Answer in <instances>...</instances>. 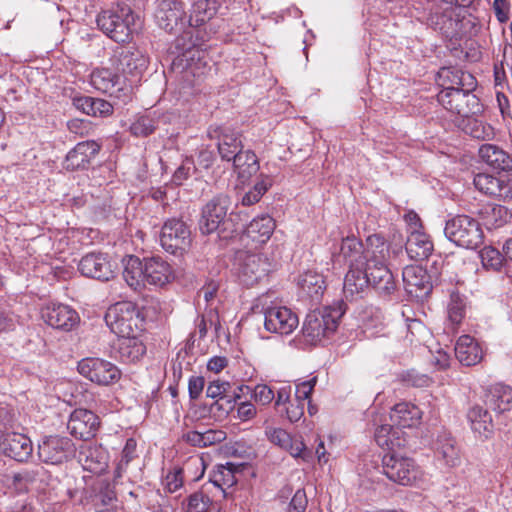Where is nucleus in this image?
Instances as JSON below:
<instances>
[{"label":"nucleus","mask_w":512,"mask_h":512,"mask_svg":"<svg viewBox=\"0 0 512 512\" xmlns=\"http://www.w3.org/2000/svg\"><path fill=\"white\" fill-rule=\"evenodd\" d=\"M368 281L379 295L389 296L396 290V282L387 263L367 264L364 266Z\"/></svg>","instance_id":"nucleus-19"},{"label":"nucleus","mask_w":512,"mask_h":512,"mask_svg":"<svg viewBox=\"0 0 512 512\" xmlns=\"http://www.w3.org/2000/svg\"><path fill=\"white\" fill-rule=\"evenodd\" d=\"M445 236L459 247L476 249L483 242V231L474 218L457 215L446 222Z\"/></svg>","instance_id":"nucleus-6"},{"label":"nucleus","mask_w":512,"mask_h":512,"mask_svg":"<svg viewBox=\"0 0 512 512\" xmlns=\"http://www.w3.org/2000/svg\"><path fill=\"white\" fill-rule=\"evenodd\" d=\"M136 457V441L132 438L126 441V444L122 450L121 458L115 469V478H120L126 471L129 463Z\"/></svg>","instance_id":"nucleus-54"},{"label":"nucleus","mask_w":512,"mask_h":512,"mask_svg":"<svg viewBox=\"0 0 512 512\" xmlns=\"http://www.w3.org/2000/svg\"><path fill=\"white\" fill-rule=\"evenodd\" d=\"M105 321L112 332L119 337L139 336L144 329V316L135 304L128 301L111 306L105 315Z\"/></svg>","instance_id":"nucleus-2"},{"label":"nucleus","mask_w":512,"mask_h":512,"mask_svg":"<svg viewBox=\"0 0 512 512\" xmlns=\"http://www.w3.org/2000/svg\"><path fill=\"white\" fill-rule=\"evenodd\" d=\"M368 287L365 267H349L343 285L346 298L354 299L361 295Z\"/></svg>","instance_id":"nucleus-36"},{"label":"nucleus","mask_w":512,"mask_h":512,"mask_svg":"<svg viewBox=\"0 0 512 512\" xmlns=\"http://www.w3.org/2000/svg\"><path fill=\"white\" fill-rule=\"evenodd\" d=\"M144 271L151 285L162 287L174 279L172 267L159 256L144 259Z\"/></svg>","instance_id":"nucleus-24"},{"label":"nucleus","mask_w":512,"mask_h":512,"mask_svg":"<svg viewBox=\"0 0 512 512\" xmlns=\"http://www.w3.org/2000/svg\"><path fill=\"white\" fill-rule=\"evenodd\" d=\"M272 183L273 181L268 175L261 174L259 181L243 195L241 199L242 205L251 206L259 202L262 196L272 186Z\"/></svg>","instance_id":"nucleus-51"},{"label":"nucleus","mask_w":512,"mask_h":512,"mask_svg":"<svg viewBox=\"0 0 512 512\" xmlns=\"http://www.w3.org/2000/svg\"><path fill=\"white\" fill-rule=\"evenodd\" d=\"M118 69L131 82L136 83L148 67V57L134 46L120 47L116 51Z\"/></svg>","instance_id":"nucleus-13"},{"label":"nucleus","mask_w":512,"mask_h":512,"mask_svg":"<svg viewBox=\"0 0 512 512\" xmlns=\"http://www.w3.org/2000/svg\"><path fill=\"white\" fill-rule=\"evenodd\" d=\"M182 469L179 467L173 468L169 471L163 479V485L165 489L170 492H176L183 485Z\"/></svg>","instance_id":"nucleus-59"},{"label":"nucleus","mask_w":512,"mask_h":512,"mask_svg":"<svg viewBox=\"0 0 512 512\" xmlns=\"http://www.w3.org/2000/svg\"><path fill=\"white\" fill-rule=\"evenodd\" d=\"M186 512H221V509L204 491H198L187 498Z\"/></svg>","instance_id":"nucleus-49"},{"label":"nucleus","mask_w":512,"mask_h":512,"mask_svg":"<svg viewBox=\"0 0 512 512\" xmlns=\"http://www.w3.org/2000/svg\"><path fill=\"white\" fill-rule=\"evenodd\" d=\"M403 283L408 294L416 298L428 295L432 290L430 276L418 265H409L402 272Z\"/></svg>","instance_id":"nucleus-18"},{"label":"nucleus","mask_w":512,"mask_h":512,"mask_svg":"<svg viewBox=\"0 0 512 512\" xmlns=\"http://www.w3.org/2000/svg\"><path fill=\"white\" fill-rule=\"evenodd\" d=\"M485 405L497 414L512 409V387L504 384L491 386L485 394Z\"/></svg>","instance_id":"nucleus-27"},{"label":"nucleus","mask_w":512,"mask_h":512,"mask_svg":"<svg viewBox=\"0 0 512 512\" xmlns=\"http://www.w3.org/2000/svg\"><path fill=\"white\" fill-rule=\"evenodd\" d=\"M303 294L312 300H319L325 289V281L321 274L307 271L302 274L298 282Z\"/></svg>","instance_id":"nucleus-45"},{"label":"nucleus","mask_w":512,"mask_h":512,"mask_svg":"<svg viewBox=\"0 0 512 512\" xmlns=\"http://www.w3.org/2000/svg\"><path fill=\"white\" fill-rule=\"evenodd\" d=\"M408 256L415 261L427 259L432 251L433 244L429 236L422 231H410L405 245Z\"/></svg>","instance_id":"nucleus-31"},{"label":"nucleus","mask_w":512,"mask_h":512,"mask_svg":"<svg viewBox=\"0 0 512 512\" xmlns=\"http://www.w3.org/2000/svg\"><path fill=\"white\" fill-rule=\"evenodd\" d=\"M307 503L305 490L298 489L290 502L289 512H305Z\"/></svg>","instance_id":"nucleus-64"},{"label":"nucleus","mask_w":512,"mask_h":512,"mask_svg":"<svg viewBox=\"0 0 512 512\" xmlns=\"http://www.w3.org/2000/svg\"><path fill=\"white\" fill-rule=\"evenodd\" d=\"M123 278L134 290L142 287L146 281L144 263L136 256H129L124 263Z\"/></svg>","instance_id":"nucleus-42"},{"label":"nucleus","mask_w":512,"mask_h":512,"mask_svg":"<svg viewBox=\"0 0 512 512\" xmlns=\"http://www.w3.org/2000/svg\"><path fill=\"white\" fill-rule=\"evenodd\" d=\"M275 229V221L269 215H263L253 219L246 227V234L255 242L264 243L272 235Z\"/></svg>","instance_id":"nucleus-40"},{"label":"nucleus","mask_w":512,"mask_h":512,"mask_svg":"<svg viewBox=\"0 0 512 512\" xmlns=\"http://www.w3.org/2000/svg\"><path fill=\"white\" fill-rule=\"evenodd\" d=\"M229 389H230L229 382L219 381V380L212 381L209 383V385L206 389V395H207V397L219 398V399H222V401H224L226 399V397H228L226 395V393L228 392Z\"/></svg>","instance_id":"nucleus-60"},{"label":"nucleus","mask_w":512,"mask_h":512,"mask_svg":"<svg viewBox=\"0 0 512 512\" xmlns=\"http://www.w3.org/2000/svg\"><path fill=\"white\" fill-rule=\"evenodd\" d=\"M480 258L485 268L499 270L505 260L504 253L494 247L487 246L480 251Z\"/></svg>","instance_id":"nucleus-53"},{"label":"nucleus","mask_w":512,"mask_h":512,"mask_svg":"<svg viewBox=\"0 0 512 512\" xmlns=\"http://www.w3.org/2000/svg\"><path fill=\"white\" fill-rule=\"evenodd\" d=\"M436 456L447 467H456L461 463L460 449L450 434L439 435L436 441Z\"/></svg>","instance_id":"nucleus-30"},{"label":"nucleus","mask_w":512,"mask_h":512,"mask_svg":"<svg viewBox=\"0 0 512 512\" xmlns=\"http://www.w3.org/2000/svg\"><path fill=\"white\" fill-rule=\"evenodd\" d=\"M191 230L181 219H168L161 229L160 243L171 254L183 253L191 245Z\"/></svg>","instance_id":"nucleus-8"},{"label":"nucleus","mask_w":512,"mask_h":512,"mask_svg":"<svg viewBox=\"0 0 512 512\" xmlns=\"http://www.w3.org/2000/svg\"><path fill=\"white\" fill-rule=\"evenodd\" d=\"M155 128L156 126L153 118L149 116H141L131 125V132L135 136L146 137L153 133Z\"/></svg>","instance_id":"nucleus-56"},{"label":"nucleus","mask_w":512,"mask_h":512,"mask_svg":"<svg viewBox=\"0 0 512 512\" xmlns=\"http://www.w3.org/2000/svg\"><path fill=\"white\" fill-rule=\"evenodd\" d=\"M78 461L85 470L99 474L107 467L108 454L101 445L84 443L79 448Z\"/></svg>","instance_id":"nucleus-22"},{"label":"nucleus","mask_w":512,"mask_h":512,"mask_svg":"<svg viewBox=\"0 0 512 512\" xmlns=\"http://www.w3.org/2000/svg\"><path fill=\"white\" fill-rule=\"evenodd\" d=\"M234 171L242 181L250 179L255 175L260 166L256 154L251 150H241L236 157L232 158Z\"/></svg>","instance_id":"nucleus-38"},{"label":"nucleus","mask_w":512,"mask_h":512,"mask_svg":"<svg viewBox=\"0 0 512 512\" xmlns=\"http://www.w3.org/2000/svg\"><path fill=\"white\" fill-rule=\"evenodd\" d=\"M340 255L346 260L349 267L365 266L364 245L355 236H348L342 240Z\"/></svg>","instance_id":"nucleus-37"},{"label":"nucleus","mask_w":512,"mask_h":512,"mask_svg":"<svg viewBox=\"0 0 512 512\" xmlns=\"http://www.w3.org/2000/svg\"><path fill=\"white\" fill-rule=\"evenodd\" d=\"M90 83L103 93L114 94L123 90L121 77L108 68L95 69L91 73Z\"/></svg>","instance_id":"nucleus-33"},{"label":"nucleus","mask_w":512,"mask_h":512,"mask_svg":"<svg viewBox=\"0 0 512 512\" xmlns=\"http://www.w3.org/2000/svg\"><path fill=\"white\" fill-rule=\"evenodd\" d=\"M454 350L456 358L464 366L476 365L483 357L481 347L469 335L459 337Z\"/></svg>","instance_id":"nucleus-29"},{"label":"nucleus","mask_w":512,"mask_h":512,"mask_svg":"<svg viewBox=\"0 0 512 512\" xmlns=\"http://www.w3.org/2000/svg\"><path fill=\"white\" fill-rule=\"evenodd\" d=\"M365 252V265L387 263L389 256V245L383 236L373 234L367 237Z\"/></svg>","instance_id":"nucleus-35"},{"label":"nucleus","mask_w":512,"mask_h":512,"mask_svg":"<svg viewBox=\"0 0 512 512\" xmlns=\"http://www.w3.org/2000/svg\"><path fill=\"white\" fill-rule=\"evenodd\" d=\"M208 136L217 138L218 152L222 160L230 162L243 149L239 135L229 128L217 127L209 129Z\"/></svg>","instance_id":"nucleus-20"},{"label":"nucleus","mask_w":512,"mask_h":512,"mask_svg":"<svg viewBox=\"0 0 512 512\" xmlns=\"http://www.w3.org/2000/svg\"><path fill=\"white\" fill-rule=\"evenodd\" d=\"M473 115H470L468 117H463L458 122V127L465 132L466 134L470 135L471 137L478 139V140H491L495 136L494 128L487 124L483 123L482 121L472 117Z\"/></svg>","instance_id":"nucleus-41"},{"label":"nucleus","mask_w":512,"mask_h":512,"mask_svg":"<svg viewBox=\"0 0 512 512\" xmlns=\"http://www.w3.org/2000/svg\"><path fill=\"white\" fill-rule=\"evenodd\" d=\"M474 88H444L437 94L438 103L458 119L476 115L482 111L479 98L473 94Z\"/></svg>","instance_id":"nucleus-4"},{"label":"nucleus","mask_w":512,"mask_h":512,"mask_svg":"<svg viewBox=\"0 0 512 512\" xmlns=\"http://www.w3.org/2000/svg\"><path fill=\"white\" fill-rule=\"evenodd\" d=\"M383 473L393 482L400 485H412L419 472L412 459L398 456L394 451L382 458Z\"/></svg>","instance_id":"nucleus-11"},{"label":"nucleus","mask_w":512,"mask_h":512,"mask_svg":"<svg viewBox=\"0 0 512 512\" xmlns=\"http://www.w3.org/2000/svg\"><path fill=\"white\" fill-rule=\"evenodd\" d=\"M267 438L275 445H278L281 448H285L289 444L291 436L281 428H267L266 431Z\"/></svg>","instance_id":"nucleus-61"},{"label":"nucleus","mask_w":512,"mask_h":512,"mask_svg":"<svg viewBox=\"0 0 512 512\" xmlns=\"http://www.w3.org/2000/svg\"><path fill=\"white\" fill-rule=\"evenodd\" d=\"M91 501L96 512H104L115 506L117 497L113 487L109 484H101Z\"/></svg>","instance_id":"nucleus-50"},{"label":"nucleus","mask_w":512,"mask_h":512,"mask_svg":"<svg viewBox=\"0 0 512 512\" xmlns=\"http://www.w3.org/2000/svg\"><path fill=\"white\" fill-rule=\"evenodd\" d=\"M100 422L96 414L86 409L74 410L67 423L70 434L87 441L96 435Z\"/></svg>","instance_id":"nucleus-16"},{"label":"nucleus","mask_w":512,"mask_h":512,"mask_svg":"<svg viewBox=\"0 0 512 512\" xmlns=\"http://www.w3.org/2000/svg\"><path fill=\"white\" fill-rule=\"evenodd\" d=\"M479 157L491 169L501 172L512 170V156L494 144H483L479 148Z\"/></svg>","instance_id":"nucleus-26"},{"label":"nucleus","mask_w":512,"mask_h":512,"mask_svg":"<svg viewBox=\"0 0 512 512\" xmlns=\"http://www.w3.org/2000/svg\"><path fill=\"white\" fill-rule=\"evenodd\" d=\"M155 19L158 26L168 33L184 32L176 39V48L186 58V61L193 60L196 54L200 53L199 50L192 49L195 46L194 43L189 46L184 44L185 37L191 38V33L184 30L187 25V16L185 5L181 0H159L155 10Z\"/></svg>","instance_id":"nucleus-1"},{"label":"nucleus","mask_w":512,"mask_h":512,"mask_svg":"<svg viewBox=\"0 0 512 512\" xmlns=\"http://www.w3.org/2000/svg\"><path fill=\"white\" fill-rule=\"evenodd\" d=\"M218 11L216 0H198L192 6L187 25L190 27H199L212 19Z\"/></svg>","instance_id":"nucleus-39"},{"label":"nucleus","mask_w":512,"mask_h":512,"mask_svg":"<svg viewBox=\"0 0 512 512\" xmlns=\"http://www.w3.org/2000/svg\"><path fill=\"white\" fill-rule=\"evenodd\" d=\"M264 316L266 330L280 335L292 333L299 324L297 315L284 306L269 307L265 310Z\"/></svg>","instance_id":"nucleus-14"},{"label":"nucleus","mask_w":512,"mask_h":512,"mask_svg":"<svg viewBox=\"0 0 512 512\" xmlns=\"http://www.w3.org/2000/svg\"><path fill=\"white\" fill-rule=\"evenodd\" d=\"M343 312L340 308L325 307L310 312L303 323L302 335L305 341L316 345L333 334L339 324Z\"/></svg>","instance_id":"nucleus-3"},{"label":"nucleus","mask_w":512,"mask_h":512,"mask_svg":"<svg viewBox=\"0 0 512 512\" xmlns=\"http://www.w3.org/2000/svg\"><path fill=\"white\" fill-rule=\"evenodd\" d=\"M118 344V353L122 361L134 362L146 352V347L138 336H122Z\"/></svg>","instance_id":"nucleus-44"},{"label":"nucleus","mask_w":512,"mask_h":512,"mask_svg":"<svg viewBox=\"0 0 512 512\" xmlns=\"http://www.w3.org/2000/svg\"><path fill=\"white\" fill-rule=\"evenodd\" d=\"M401 433L402 431L400 429L392 425H381L376 429L375 441L380 447L394 451L396 447L405 445V440H401L400 438Z\"/></svg>","instance_id":"nucleus-46"},{"label":"nucleus","mask_w":512,"mask_h":512,"mask_svg":"<svg viewBox=\"0 0 512 512\" xmlns=\"http://www.w3.org/2000/svg\"><path fill=\"white\" fill-rule=\"evenodd\" d=\"M438 82L444 88L456 87L464 88H475V78L466 72L454 67H443L438 71Z\"/></svg>","instance_id":"nucleus-32"},{"label":"nucleus","mask_w":512,"mask_h":512,"mask_svg":"<svg viewBox=\"0 0 512 512\" xmlns=\"http://www.w3.org/2000/svg\"><path fill=\"white\" fill-rule=\"evenodd\" d=\"M237 276L244 286L252 287L267 277L270 262L263 254L241 251L236 256Z\"/></svg>","instance_id":"nucleus-7"},{"label":"nucleus","mask_w":512,"mask_h":512,"mask_svg":"<svg viewBox=\"0 0 512 512\" xmlns=\"http://www.w3.org/2000/svg\"><path fill=\"white\" fill-rule=\"evenodd\" d=\"M466 314V303L464 297L458 291H451L450 300L447 304L448 322L451 330L455 332Z\"/></svg>","instance_id":"nucleus-47"},{"label":"nucleus","mask_w":512,"mask_h":512,"mask_svg":"<svg viewBox=\"0 0 512 512\" xmlns=\"http://www.w3.org/2000/svg\"><path fill=\"white\" fill-rule=\"evenodd\" d=\"M42 318L51 327L66 331L71 330L79 321L77 312L63 304L47 306L42 311Z\"/></svg>","instance_id":"nucleus-21"},{"label":"nucleus","mask_w":512,"mask_h":512,"mask_svg":"<svg viewBox=\"0 0 512 512\" xmlns=\"http://www.w3.org/2000/svg\"><path fill=\"white\" fill-rule=\"evenodd\" d=\"M78 269L82 275L100 281H109L114 277L113 265L104 253H89L83 256Z\"/></svg>","instance_id":"nucleus-15"},{"label":"nucleus","mask_w":512,"mask_h":512,"mask_svg":"<svg viewBox=\"0 0 512 512\" xmlns=\"http://www.w3.org/2000/svg\"><path fill=\"white\" fill-rule=\"evenodd\" d=\"M73 103L78 110L93 117H108L114 111L113 105L110 102L90 96L76 97Z\"/></svg>","instance_id":"nucleus-34"},{"label":"nucleus","mask_w":512,"mask_h":512,"mask_svg":"<svg viewBox=\"0 0 512 512\" xmlns=\"http://www.w3.org/2000/svg\"><path fill=\"white\" fill-rule=\"evenodd\" d=\"M96 21L100 30L115 42L124 43L130 39L134 15L129 7L117 5L103 10Z\"/></svg>","instance_id":"nucleus-5"},{"label":"nucleus","mask_w":512,"mask_h":512,"mask_svg":"<svg viewBox=\"0 0 512 512\" xmlns=\"http://www.w3.org/2000/svg\"><path fill=\"white\" fill-rule=\"evenodd\" d=\"M422 417L421 410L414 404L402 402L396 404L391 413L390 419L393 424L401 430V428H412L420 423Z\"/></svg>","instance_id":"nucleus-28"},{"label":"nucleus","mask_w":512,"mask_h":512,"mask_svg":"<svg viewBox=\"0 0 512 512\" xmlns=\"http://www.w3.org/2000/svg\"><path fill=\"white\" fill-rule=\"evenodd\" d=\"M38 473L34 470L24 469L12 476V486L18 492H27L29 487L36 482Z\"/></svg>","instance_id":"nucleus-55"},{"label":"nucleus","mask_w":512,"mask_h":512,"mask_svg":"<svg viewBox=\"0 0 512 512\" xmlns=\"http://www.w3.org/2000/svg\"><path fill=\"white\" fill-rule=\"evenodd\" d=\"M467 417L472 430L480 436L487 438L492 433L493 423L488 408L484 409L480 405H475L469 410Z\"/></svg>","instance_id":"nucleus-43"},{"label":"nucleus","mask_w":512,"mask_h":512,"mask_svg":"<svg viewBox=\"0 0 512 512\" xmlns=\"http://www.w3.org/2000/svg\"><path fill=\"white\" fill-rule=\"evenodd\" d=\"M305 402L299 399H293L289 401L287 407H285L286 416L292 423L299 421L304 415Z\"/></svg>","instance_id":"nucleus-62"},{"label":"nucleus","mask_w":512,"mask_h":512,"mask_svg":"<svg viewBox=\"0 0 512 512\" xmlns=\"http://www.w3.org/2000/svg\"><path fill=\"white\" fill-rule=\"evenodd\" d=\"M78 372L98 385H111L120 379L121 372L109 361L101 358H84L78 363Z\"/></svg>","instance_id":"nucleus-12"},{"label":"nucleus","mask_w":512,"mask_h":512,"mask_svg":"<svg viewBox=\"0 0 512 512\" xmlns=\"http://www.w3.org/2000/svg\"><path fill=\"white\" fill-rule=\"evenodd\" d=\"M483 223L488 229L505 225L511 218L509 210L502 205L488 206L482 212Z\"/></svg>","instance_id":"nucleus-48"},{"label":"nucleus","mask_w":512,"mask_h":512,"mask_svg":"<svg viewBox=\"0 0 512 512\" xmlns=\"http://www.w3.org/2000/svg\"><path fill=\"white\" fill-rule=\"evenodd\" d=\"M400 380L407 386L412 387H427L431 382V379L427 375L420 374L415 370L401 373Z\"/></svg>","instance_id":"nucleus-58"},{"label":"nucleus","mask_w":512,"mask_h":512,"mask_svg":"<svg viewBox=\"0 0 512 512\" xmlns=\"http://www.w3.org/2000/svg\"><path fill=\"white\" fill-rule=\"evenodd\" d=\"M246 467L245 463L227 462L217 466V475L214 483L219 486L218 482L222 481L227 486H232L237 482L236 473L242 472Z\"/></svg>","instance_id":"nucleus-52"},{"label":"nucleus","mask_w":512,"mask_h":512,"mask_svg":"<svg viewBox=\"0 0 512 512\" xmlns=\"http://www.w3.org/2000/svg\"><path fill=\"white\" fill-rule=\"evenodd\" d=\"M231 206V199L226 194L214 196L202 209L199 229L202 234L209 235L216 232L227 223V213Z\"/></svg>","instance_id":"nucleus-9"},{"label":"nucleus","mask_w":512,"mask_h":512,"mask_svg":"<svg viewBox=\"0 0 512 512\" xmlns=\"http://www.w3.org/2000/svg\"><path fill=\"white\" fill-rule=\"evenodd\" d=\"M75 451L73 441L65 436H46L38 444V456L46 464H61L73 457Z\"/></svg>","instance_id":"nucleus-10"},{"label":"nucleus","mask_w":512,"mask_h":512,"mask_svg":"<svg viewBox=\"0 0 512 512\" xmlns=\"http://www.w3.org/2000/svg\"><path fill=\"white\" fill-rule=\"evenodd\" d=\"M473 184L480 192L498 197L503 200L512 199V188L504 180L496 178L490 174L479 173L475 175Z\"/></svg>","instance_id":"nucleus-25"},{"label":"nucleus","mask_w":512,"mask_h":512,"mask_svg":"<svg viewBox=\"0 0 512 512\" xmlns=\"http://www.w3.org/2000/svg\"><path fill=\"white\" fill-rule=\"evenodd\" d=\"M100 145L91 140L78 143L67 154L64 161V168L70 171L85 169L100 151Z\"/></svg>","instance_id":"nucleus-23"},{"label":"nucleus","mask_w":512,"mask_h":512,"mask_svg":"<svg viewBox=\"0 0 512 512\" xmlns=\"http://www.w3.org/2000/svg\"><path fill=\"white\" fill-rule=\"evenodd\" d=\"M240 395L235 394L234 399H231L230 397H226L224 401L222 399L216 400L213 404L210 406V411L212 413H219V416H226L229 414L231 410L234 408V402L236 399H239Z\"/></svg>","instance_id":"nucleus-63"},{"label":"nucleus","mask_w":512,"mask_h":512,"mask_svg":"<svg viewBox=\"0 0 512 512\" xmlns=\"http://www.w3.org/2000/svg\"><path fill=\"white\" fill-rule=\"evenodd\" d=\"M0 447L6 456L19 462L28 460L33 452L31 440L17 432L3 433L0 430Z\"/></svg>","instance_id":"nucleus-17"},{"label":"nucleus","mask_w":512,"mask_h":512,"mask_svg":"<svg viewBox=\"0 0 512 512\" xmlns=\"http://www.w3.org/2000/svg\"><path fill=\"white\" fill-rule=\"evenodd\" d=\"M196 171V167L193 159L186 158L182 161L181 165L175 170L172 181L176 185H182L185 180H187L193 172Z\"/></svg>","instance_id":"nucleus-57"}]
</instances>
